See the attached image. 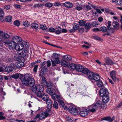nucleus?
<instances>
[{
    "label": "nucleus",
    "instance_id": "1",
    "mask_svg": "<svg viewBox=\"0 0 122 122\" xmlns=\"http://www.w3.org/2000/svg\"><path fill=\"white\" fill-rule=\"evenodd\" d=\"M43 88L42 86L40 84H36L35 86L32 88V91L34 93H36L37 97H41L43 95L41 92L43 91Z\"/></svg>",
    "mask_w": 122,
    "mask_h": 122
},
{
    "label": "nucleus",
    "instance_id": "2",
    "mask_svg": "<svg viewBox=\"0 0 122 122\" xmlns=\"http://www.w3.org/2000/svg\"><path fill=\"white\" fill-rule=\"evenodd\" d=\"M30 76L28 74H26L24 75L23 74L20 75L19 78L21 80V83L23 85L26 86Z\"/></svg>",
    "mask_w": 122,
    "mask_h": 122
},
{
    "label": "nucleus",
    "instance_id": "3",
    "mask_svg": "<svg viewBox=\"0 0 122 122\" xmlns=\"http://www.w3.org/2000/svg\"><path fill=\"white\" fill-rule=\"evenodd\" d=\"M102 103V101L100 100H98L95 103L93 104L91 106L92 108L90 109V111L92 112H94L96 110L100 109V105Z\"/></svg>",
    "mask_w": 122,
    "mask_h": 122
},
{
    "label": "nucleus",
    "instance_id": "4",
    "mask_svg": "<svg viewBox=\"0 0 122 122\" xmlns=\"http://www.w3.org/2000/svg\"><path fill=\"white\" fill-rule=\"evenodd\" d=\"M4 43L5 44L8 45L9 49H15L17 51L19 50V45H17L15 43H14L12 41L8 43L7 42H5Z\"/></svg>",
    "mask_w": 122,
    "mask_h": 122
},
{
    "label": "nucleus",
    "instance_id": "5",
    "mask_svg": "<svg viewBox=\"0 0 122 122\" xmlns=\"http://www.w3.org/2000/svg\"><path fill=\"white\" fill-rule=\"evenodd\" d=\"M70 112L74 115H76L78 113V109L73 105H71L68 108Z\"/></svg>",
    "mask_w": 122,
    "mask_h": 122
},
{
    "label": "nucleus",
    "instance_id": "6",
    "mask_svg": "<svg viewBox=\"0 0 122 122\" xmlns=\"http://www.w3.org/2000/svg\"><path fill=\"white\" fill-rule=\"evenodd\" d=\"M48 116V114H46L45 112L41 113L40 114H37L35 118L36 119L41 120L44 119Z\"/></svg>",
    "mask_w": 122,
    "mask_h": 122
},
{
    "label": "nucleus",
    "instance_id": "7",
    "mask_svg": "<svg viewBox=\"0 0 122 122\" xmlns=\"http://www.w3.org/2000/svg\"><path fill=\"white\" fill-rule=\"evenodd\" d=\"M13 42L15 43L17 45L20 44L22 41V39L19 36H16L12 38V40Z\"/></svg>",
    "mask_w": 122,
    "mask_h": 122
},
{
    "label": "nucleus",
    "instance_id": "8",
    "mask_svg": "<svg viewBox=\"0 0 122 122\" xmlns=\"http://www.w3.org/2000/svg\"><path fill=\"white\" fill-rule=\"evenodd\" d=\"M18 51V52L20 57L23 58L26 56L27 53V50L22 49Z\"/></svg>",
    "mask_w": 122,
    "mask_h": 122
},
{
    "label": "nucleus",
    "instance_id": "9",
    "mask_svg": "<svg viewBox=\"0 0 122 122\" xmlns=\"http://www.w3.org/2000/svg\"><path fill=\"white\" fill-rule=\"evenodd\" d=\"M26 86H29L33 87L35 85V80L31 76Z\"/></svg>",
    "mask_w": 122,
    "mask_h": 122
},
{
    "label": "nucleus",
    "instance_id": "10",
    "mask_svg": "<svg viewBox=\"0 0 122 122\" xmlns=\"http://www.w3.org/2000/svg\"><path fill=\"white\" fill-rule=\"evenodd\" d=\"M29 44L26 41H21L20 44H19V50L23 49V47L25 46L26 47H28Z\"/></svg>",
    "mask_w": 122,
    "mask_h": 122
},
{
    "label": "nucleus",
    "instance_id": "11",
    "mask_svg": "<svg viewBox=\"0 0 122 122\" xmlns=\"http://www.w3.org/2000/svg\"><path fill=\"white\" fill-rule=\"evenodd\" d=\"M116 72L115 71L113 70L110 72V75L114 81H118L119 80L116 76Z\"/></svg>",
    "mask_w": 122,
    "mask_h": 122
},
{
    "label": "nucleus",
    "instance_id": "12",
    "mask_svg": "<svg viewBox=\"0 0 122 122\" xmlns=\"http://www.w3.org/2000/svg\"><path fill=\"white\" fill-rule=\"evenodd\" d=\"M108 92L106 88H102L100 90L99 95L101 97L105 95L106 94L108 95Z\"/></svg>",
    "mask_w": 122,
    "mask_h": 122
},
{
    "label": "nucleus",
    "instance_id": "13",
    "mask_svg": "<svg viewBox=\"0 0 122 122\" xmlns=\"http://www.w3.org/2000/svg\"><path fill=\"white\" fill-rule=\"evenodd\" d=\"M100 80V77L98 74H94L93 76L92 80L91 81L92 82H97Z\"/></svg>",
    "mask_w": 122,
    "mask_h": 122
},
{
    "label": "nucleus",
    "instance_id": "14",
    "mask_svg": "<svg viewBox=\"0 0 122 122\" xmlns=\"http://www.w3.org/2000/svg\"><path fill=\"white\" fill-rule=\"evenodd\" d=\"M87 109L85 110H81L80 111L79 113L80 116L82 117H85L87 116L88 114V112Z\"/></svg>",
    "mask_w": 122,
    "mask_h": 122
},
{
    "label": "nucleus",
    "instance_id": "15",
    "mask_svg": "<svg viewBox=\"0 0 122 122\" xmlns=\"http://www.w3.org/2000/svg\"><path fill=\"white\" fill-rule=\"evenodd\" d=\"M75 9L78 11H80L83 9V7L85 6L84 5L78 3H76L75 4Z\"/></svg>",
    "mask_w": 122,
    "mask_h": 122
},
{
    "label": "nucleus",
    "instance_id": "16",
    "mask_svg": "<svg viewBox=\"0 0 122 122\" xmlns=\"http://www.w3.org/2000/svg\"><path fill=\"white\" fill-rule=\"evenodd\" d=\"M101 97H102V101L104 103H107L109 101V98L108 95L106 94Z\"/></svg>",
    "mask_w": 122,
    "mask_h": 122
},
{
    "label": "nucleus",
    "instance_id": "17",
    "mask_svg": "<svg viewBox=\"0 0 122 122\" xmlns=\"http://www.w3.org/2000/svg\"><path fill=\"white\" fill-rule=\"evenodd\" d=\"M105 61L107 64L108 65H111L115 64L108 57L106 58L105 59Z\"/></svg>",
    "mask_w": 122,
    "mask_h": 122
},
{
    "label": "nucleus",
    "instance_id": "18",
    "mask_svg": "<svg viewBox=\"0 0 122 122\" xmlns=\"http://www.w3.org/2000/svg\"><path fill=\"white\" fill-rule=\"evenodd\" d=\"M114 119L115 118L114 117H112L111 118L110 117H107L102 118V120L107 121L109 122H112Z\"/></svg>",
    "mask_w": 122,
    "mask_h": 122
},
{
    "label": "nucleus",
    "instance_id": "19",
    "mask_svg": "<svg viewBox=\"0 0 122 122\" xmlns=\"http://www.w3.org/2000/svg\"><path fill=\"white\" fill-rule=\"evenodd\" d=\"M52 62V64L53 66H56V64H59L60 63V61L59 58L55 59L54 61L51 60Z\"/></svg>",
    "mask_w": 122,
    "mask_h": 122
},
{
    "label": "nucleus",
    "instance_id": "20",
    "mask_svg": "<svg viewBox=\"0 0 122 122\" xmlns=\"http://www.w3.org/2000/svg\"><path fill=\"white\" fill-rule=\"evenodd\" d=\"M83 66L80 64L76 65L75 70L79 72H81L83 69Z\"/></svg>",
    "mask_w": 122,
    "mask_h": 122
},
{
    "label": "nucleus",
    "instance_id": "21",
    "mask_svg": "<svg viewBox=\"0 0 122 122\" xmlns=\"http://www.w3.org/2000/svg\"><path fill=\"white\" fill-rule=\"evenodd\" d=\"M76 66L74 63L69 64L68 66V68L71 70H74L76 69Z\"/></svg>",
    "mask_w": 122,
    "mask_h": 122
},
{
    "label": "nucleus",
    "instance_id": "22",
    "mask_svg": "<svg viewBox=\"0 0 122 122\" xmlns=\"http://www.w3.org/2000/svg\"><path fill=\"white\" fill-rule=\"evenodd\" d=\"M94 74L93 72L89 71H88V72L87 73V74L86 75H87L88 78L91 81V80H92L93 76L94 75Z\"/></svg>",
    "mask_w": 122,
    "mask_h": 122
},
{
    "label": "nucleus",
    "instance_id": "23",
    "mask_svg": "<svg viewBox=\"0 0 122 122\" xmlns=\"http://www.w3.org/2000/svg\"><path fill=\"white\" fill-rule=\"evenodd\" d=\"M63 59L64 60L67 61H70L71 60V56L68 55L63 56Z\"/></svg>",
    "mask_w": 122,
    "mask_h": 122
},
{
    "label": "nucleus",
    "instance_id": "24",
    "mask_svg": "<svg viewBox=\"0 0 122 122\" xmlns=\"http://www.w3.org/2000/svg\"><path fill=\"white\" fill-rule=\"evenodd\" d=\"M58 102H59L60 105L62 106V108L64 109H67V107L66 106H65V104L64 102L61 100H58Z\"/></svg>",
    "mask_w": 122,
    "mask_h": 122
},
{
    "label": "nucleus",
    "instance_id": "25",
    "mask_svg": "<svg viewBox=\"0 0 122 122\" xmlns=\"http://www.w3.org/2000/svg\"><path fill=\"white\" fill-rule=\"evenodd\" d=\"M46 102L47 104V107L49 108H51L52 102L50 99L49 98L46 101Z\"/></svg>",
    "mask_w": 122,
    "mask_h": 122
},
{
    "label": "nucleus",
    "instance_id": "26",
    "mask_svg": "<svg viewBox=\"0 0 122 122\" xmlns=\"http://www.w3.org/2000/svg\"><path fill=\"white\" fill-rule=\"evenodd\" d=\"M63 5L69 8H71L73 6L72 3L69 2H66L64 3Z\"/></svg>",
    "mask_w": 122,
    "mask_h": 122
},
{
    "label": "nucleus",
    "instance_id": "27",
    "mask_svg": "<svg viewBox=\"0 0 122 122\" xmlns=\"http://www.w3.org/2000/svg\"><path fill=\"white\" fill-rule=\"evenodd\" d=\"M1 37L2 40L3 39L7 40L10 38V36L7 34L5 33L2 35Z\"/></svg>",
    "mask_w": 122,
    "mask_h": 122
},
{
    "label": "nucleus",
    "instance_id": "28",
    "mask_svg": "<svg viewBox=\"0 0 122 122\" xmlns=\"http://www.w3.org/2000/svg\"><path fill=\"white\" fill-rule=\"evenodd\" d=\"M61 64L62 66L66 67L68 66V62L64 60L61 61Z\"/></svg>",
    "mask_w": 122,
    "mask_h": 122
},
{
    "label": "nucleus",
    "instance_id": "29",
    "mask_svg": "<svg viewBox=\"0 0 122 122\" xmlns=\"http://www.w3.org/2000/svg\"><path fill=\"white\" fill-rule=\"evenodd\" d=\"M41 82L42 84L41 85L42 86H44L46 84L47 82L45 77H42Z\"/></svg>",
    "mask_w": 122,
    "mask_h": 122
},
{
    "label": "nucleus",
    "instance_id": "30",
    "mask_svg": "<svg viewBox=\"0 0 122 122\" xmlns=\"http://www.w3.org/2000/svg\"><path fill=\"white\" fill-rule=\"evenodd\" d=\"M91 27V25L90 23H87L85 25V27L86 29L89 30L90 29Z\"/></svg>",
    "mask_w": 122,
    "mask_h": 122
},
{
    "label": "nucleus",
    "instance_id": "31",
    "mask_svg": "<svg viewBox=\"0 0 122 122\" xmlns=\"http://www.w3.org/2000/svg\"><path fill=\"white\" fill-rule=\"evenodd\" d=\"M5 71L6 72H9L13 71L12 68L9 66H7L5 69Z\"/></svg>",
    "mask_w": 122,
    "mask_h": 122
},
{
    "label": "nucleus",
    "instance_id": "32",
    "mask_svg": "<svg viewBox=\"0 0 122 122\" xmlns=\"http://www.w3.org/2000/svg\"><path fill=\"white\" fill-rule=\"evenodd\" d=\"M86 22L85 21L83 20H80L79 21L78 24L81 26H82L85 25Z\"/></svg>",
    "mask_w": 122,
    "mask_h": 122
},
{
    "label": "nucleus",
    "instance_id": "33",
    "mask_svg": "<svg viewBox=\"0 0 122 122\" xmlns=\"http://www.w3.org/2000/svg\"><path fill=\"white\" fill-rule=\"evenodd\" d=\"M41 97L43 100L46 101L49 99L47 95L45 94H43Z\"/></svg>",
    "mask_w": 122,
    "mask_h": 122
},
{
    "label": "nucleus",
    "instance_id": "34",
    "mask_svg": "<svg viewBox=\"0 0 122 122\" xmlns=\"http://www.w3.org/2000/svg\"><path fill=\"white\" fill-rule=\"evenodd\" d=\"M79 25L75 23L73 25V28L74 30H76L79 29Z\"/></svg>",
    "mask_w": 122,
    "mask_h": 122
},
{
    "label": "nucleus",
    "instance_id": "35",
    "mask_svg": "<svg viewBox=\"0 0 122 122\" xmlns=\"http://www.w3.org/2000/svg\"><path fill=\"white\" fill-rule=\"evenodd\" d=\"M51 88H48L46 90V92L49 94L51 95L53 92V90L50 89Z\"/></svg>",
    "mask_w": 122,
    "mask_h": 122
},
{
    "label": "nucleus",
    "instance_id": "36",
    "mask_svg": "<svg viewBox=\"0 0 122 122\" xmlns=\"http://www.w3.org/2000/svg\"><path fill=\"white\" fill-rule=\"evenodd\" d=\"M5 20L7 22H10L12 20L11 16H6L5 19Z\"/></svg>",
    "mask_w": 122,
    "mask_h": 122
},
{
    "label": "nucleus",
    "instance_id": "37",
    "mask_svg": "<svg viewBox=\"0 0 122 122\" xmlns=\"http://www.w3.org/2000/svg\"><path fill=\"white\" fill-rule=\"evenodd\" d=\"M96 82H97V86L98 87H101L103 86V83L102 81L99 80Z\"/></svg>",
    "mask_w": 122,
    "mask_h": 122
},
{
    "label": "nucleus",
    "instance_id": "38",
    "mask_svg": "<svg viewBox=\"0 0 122 122\" xmlns=\"http://www.w3.org/2000/svg\"><path fill=\"white\" fill-rule=\"evenodd\" d=\"M41 71L42 72V73L45 74L46 73L47 71V68L46 66H44L43 68L41 69Z\"/></svg>",
    "mask_w": 122,
    "mask_h": 122
},
{
    "label": "nucleus",
    "instance_id": "39",
    "mask_svg": "<svg viewBox=\"0 0 122 122\" xmlns=\"http://www.w3.org/2000/svg\"><path fill=\"white\" fill-rule=\"evenodd\" d=\"M112 25L113 26L116 28H117L119 27V24L117 21L113 22Z\"/></svg>",
    "mask_w": 122,
    "mask_h": 122
},
{
    "label": "nucleus",
    "instance_id": "40",
    "mask_svg": "<svg viewBox=\"0 0 122 122\" xmlns=\"http://www.w3.org/2000/svg\"><path fill=\"white\" fill-rule=\"evenodd\" d=\"M88 69L86 68H84V67L82 69L81 72L83 73L87 74L88 72V71H89Z\"/></svg>",
    "mask_w": 122,
    "mask_h": 122
},
{
    "label": "nucleus",
    "instance_id": "41",
    "mask_svg": "<svg viewBox=\"0 0 122 122\" xmlns=\"http://www.w3.org/2000/svg\"><path fill=\"white\" fill-rule=\"evenodd\" d=\"M107 28L105 26H102L100 27V30L102 31L103 32H105L107 31Z\"/></svg>",
    "mask_w": 122,
    "mask_h": 122
},
{
    "label": "nucleus",
    "instance_id": "42",
    "mask_svg": "<svg viewBox=\"0 0 122 122\" xmlns=\"http://www.w3.org/2000/svg\"><path fill=\"white\" fill-rule=\"evenodd\" d=\"M66 122H73V119L71 117L68 116L66 117Z\"/></svg>",
    "mask_w": 122,
    "mask_h": 122
},
{
    "label": "nucleus",
    "instance_id": "43",
    "mask_svg": "<svg viewBox=\"0 0 122 122\" xmlns=\"http://www.w3.org/2000/svg\"><path fill=\"white\" fill-rule=\"evenodd\" d=\"M46 86L48 88H51L52 86L53 85L52 83L51 82L49 81L47 82L46 84Z\"/></svg>",
    "mask_w": 122,
    "mask_h": 122
},
{
    "label": "nucleus",
    "instance_id": "44",
    "mask_svg": "<svg viewBox=\"0 0 122 122\" xmlns=\"http://www.w3.org/2000/svg\"><path fill=\"white\" fill-rule=\"evenodd\" d=\"M31 26L32 28L35 29L37 28L38 27V25L35 23L32 24H31Z\"/></svg>",
    "mask_w": 122,
    "mask_h": 122
},
{
    "label": "nucleus",
    "instance_id": "45",
    "mask_svg": "<svg viewBox=\"0 0 122 122\" xmlns=\"http://www.w3.org/2000/svg\"><path fill=\"white\" fill-rule=\"evenodd\" d=\"M91 25L93 27L97 26L98 25V23L97 21H95L92 22Z\"/></svg>",
    "mask_w": 122,
    "mask_h": 122
},
{
    "label": "nucleus",
    "instance_id": "46",
    "mask_svg": "<svg viewBox=\"0 0 122 122\" xmlns=\"http://www.w3.org/2000/svg\"><path fill=\"white\" fill-rule=\"evenodd\" d=\"M19 77V75L18 74H13L11 76V77L15 79H17Z\"/></svg>",
    "mask_w": 122,
    "mask_h": 122
},
{
    "label": "nucleus",
    "instance_id": "47",
    "mask_svg": "<svg viewBox=\"0 0 122 122\" xmlns=\"http://www.w3.org/2000/svg\"><path fill=\"white\" fill-rule=\"evenodd\" d=\"M24 65V63L23 62H21L17 64V66L18 68H20L22 67Z\"/></svg>",
    "mask_w": 122,
    "mask_h": 122
},
{
    "label": "nucleus",
    "instance_id": "48",
    "mask_svg": "<svg viewBox=\"0 0 122 122\" xmlns=\"http://www.w3.org/2000/svg\"><path fill=\"white\" fill-rule=\"evenodd\" d=\"M4 113L2 112H0V120H4L5 119V117H3Z\"/></svg>",
    "mask_w": 122,
    "mask_h": 122
},
{
    "label": "nucleus",
    "instance_id": "49",
    "mask_svg": "<svg viewBox=\"0 0 122 122\" xmlns=\"http://www.w3.org/2000/svg\"><path fill=\"white\" fill-rule=\"evenodd\" d=\"M53 106L54 108L56 109L58 108V104L57 102L55 101L53 104Z\"/></svg>",
    "mask_w": 122,
    "mask_h": 122
},
{
    "label": "nucleus",
    "instance_id": "50",
    "mask_svg": "<svg viewBox=\"0 0 122 122\" xmlns=\"http://www.w3.org/2000/svg\"><path fill=\"white\" fill-rule=\"evenodd\" d=\"M52 57L54 59L57 58L59 57L58 54L56 53H53Z\"/></svg>",
    "mask_w": 122,
    "mask_h": 122
},
{
    "label": "nucleus",
    "instance_id": "51",
    "mask_svg": "<svg viewBox=\"0 0 122 122\" xmlns=\"http://www.w3.org/2000/svg\"><path fill=\"white\" fill-rule=\"evenodd\" d=\"M107 106L106 104H104L102 102V103L100 105V109L102 108L104 109L105 108L107 107Z\"/></svg>",
    "mask_w": 122,
    "mask_h": 122
},
{
    "label": "nucleus",
    "instance_id": "52",
    "mask_svg": "<svg viewBox=\"0 0 122 122\" xmlns=\"http://www.w3.org/2000/svg\"><path fill=\"white\" fill-rule=\"evenodd\" d=\"M4 14V12L2 9L0 8V17H2Z\"/></svg>",
    "mask_w": 122,
    "mask_h": 122
},
{
    "label": "nucleus",
    "instance_id": "53",
    "mask_svg": "<svg viewBox=\"0 0 122 122\" xmlns=\"http://www.w3.org/2000/svg\"><path fill=\"white\" fill-rule=\"evenodd\" d=\"M115 3L117 5H121L122 4V0H116Z\"/></svg>",
    "mask_w": 122,
    "mask_h": 122
},
{
    "label": "nucleus",
    "instance_id": "54",
    "mask_svg": "<svg viewBox=\"0 0 122 122\" xmlns=\"http://www.w3.org/2000/svg\"><path fill=\"white\" fill-rule=\"evenodd\" d=\"M52 3L48 2L45 4V6L48 7H51L52 6Z\"/></svg>",
    "mask_w": 122,
    "mask_h": 122
},
{
    "label": "nucleus",
    "instance_id": "55",
    "mask_svg": "<svg viewBox=\"0 0 122 122\" xmlns=\"http://www.w3.org/2000/svg\"><path fill=\"white\" fill-rule=\"evenodd\" d=\"M14 24L15 25L18 26L19 25L20 23L19 21L16 20L14 22Z\"/></svg>",
    "mask_w": 122,
    "mask_h": 122
},
{
    "label": "nucleus",
    "instance_id": "56",
    "mask_svg": "<svg viewBox=\"0 0 122 122\" xmlns=\"http://www.w3.org/2000/svg\"><path fill=\"white\" fill-rule=\"evenodd\" d=\"M40 27L41 29L43 30H45L47 29V27L45 25H41Z\"/></svg>",
    "mask_w": 122,
    "mask_h": 122
},
{
    "label": "nucleus",
    "instance_id": "57",
    "mask_svg": "<svg viewBox=\"0 0 122 122\" xmlns=\"http://www.w3.org/2000/svg\"><path fill=\"white\" fill-rule=\"evenodd\" d=\"M23 24V25L25 27H27L29 25V23L27 21H25L24 22Z\"/></svg>",
    "mask_w": 122,
    "mask_h": 122
},
{
    "label": "nucleus",
    "instance_id": "58",
    "mask_svg": "<svg viewBox=\"0 0 122 122\" xmlns=\"http://www.w3.org/2000/svg\"><path fill=\"white\" fill-rule=\"evenodd\" d=\"M10 5H8L5 6L4 7V9L5 10H8L10 8Z\"/></svg>",
    "mask_w": 122,
    "mask_h": 122
},
{
    "label": "nucleus",
    "instance_id": "59",
    "mask_svg": "<svg viewBox=\"0 0 122 122\" xmlns=\"http://www.w3.org/2000/svg\"><path fill=\"white\" fill-rule=\"evenodd\" d=\"M49 31L50 32H53L55 31V30L54 28L53 27H51L49 29Z\"/></svg>",
    "mask_w": 122,
    "mask_h": 122
},
{
    "label": "nucleus",
    "instance_id": "60",
    "mask_svg": "<svg viewBox=\"0 0 122 122\" xmlns=\"http://www.w3.org/2000/svg\"><path fill=\"white\" fill-rule=\"evenodd\" d=\"M47 109H46L45 111V113L46 114L47 113L48 114V116L49 115V114L48 113L50 112V109L51 108H49L48 107H47Z\"/></svg>",
    "mask_w": 122,
    "mask_h": 122
},
{
    "label": "nucleus",
    "instance_id": "61",
    "mask_svg": "<svg viewBox=\"0 0 122 122\" xmlns=\"http://www.w3.org/2000/svg\"><path fill=\"white\" fill-rule=\"evenodd\" d=\"M38 66L37 65H35L34 66V68L33 69V71L35 72H36L37 70L38 67Z\"/></svg>",
    "mask_w": 122,
    "mask_h": 122
},
{
    "label": "nucleus",
    "instance_id": "62",
    "mask_svg": "<svg viewBox=\"0 0 122 122\" xmlns=\"http://www.w3.org/2000/svg\"><path fill=\"white\" fill-rule=\"evenodd\" d=\"M107 28L108 30H109L110 28V26L111 25V22L110 21H108L107 22Z\"/></svg>",
    "mask_w": 122,
    "mask_h": 122
},
{
    "label": "nucleus",
    "instance_id": "63",
    "mask_svg": "<svg viewBox=\"0 0 122 122\" xmlns=\"http://www.w3.org/2000/svg\"><path fill=\"white\" fill-rule=\"evenodd\" d=\"M84 31V29L83 28H81L79 30V32L80 33H82Z\"/></svg>",
    "mask_w": 122,
    "mask_h": 122
},
{
    "label": "nucleus",
    "instance_id": "64",
    "mask_svg": "<svg viewBox=\"0 0 122 122\" xmlns=\"http://www.w3.org/2000/svg\"><path fill=\"white\" fill-rule=\"evenodd\" d=\"M55 33L57 35H59L61 33V30H56V31H55Z\"/></svg>",
    "mask_w": 122,
    "mask_h": 122
}]
</instances>
